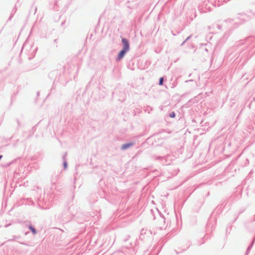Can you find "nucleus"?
I'll use <instances>...</instances> for the list:
<instances>
[{"mask_svg":"<svg viewBox=\"0 0 255 255\" xmlns=\"http://www.w3.org/2000/svg\"><path fill=\"white\" fill-rule=\"evenodd\" d=\"M122 42L123 43V50L128 51L129 49V45L128 41L125 39L123 38L122 39Z\"/></svg>","mask_w":255,"mask_h":255,"instance_id":"1","label":"nucleus"},{"mask_svg":"<svg viewBox=\"0 0 255 255\" xmlns=\"http://www.w3.org/2000/svg\"><path fill=\"white\" fill-rule=\"evenodd\" d=\"M127 51L125 50H122L119 54L118 59L121 60L125 55Z\"/></svg>","mask_w":255,"mask_h":255,"instance_id":"2","label":"nucleus"},{"mask_svg":"<svg viewBox=\"0 0 255 255\" xmlns=\"http://www.w3.org/2000/svg\"><path fill=\"white\" fill-rule=\"evenodd\" d=\"M132 145L131 143H129V144H124L122 146V148L123 149H126L127 148L129 147L130 146H131Z\"/></svg>","mask_w":255,"mask_h":255,"instance_id":"3","label":"nucleus"},{"mask_svg":"<svg viewBox=\"0 0 255 255\" xmlns=\"http://www.w3.org/2000/svg\"><path fill=\"white\" fill-rule=\"evenodd\" d=\"M29 229L31 230V231H32V232L34 234H35L36 233V230L33 228L31 226H30L29 227Z\"/></svg>","mask_w":255,"mask_h":255,"instance_id":"4","label":"nucleus"},{"mask_svg":"<svg viewBox=\"0 0 255 255\" xmlns=\"http://www.w3.org/2000/svg\"><path fill=\"white\" fill-rule=\"evenodd\" d=\"M163 81V78H160V79H159V84L160 85H162Z\"/></svg>","mask_w":255,"mask_h":255,"instance_id":"5","label":"nucleus"},{"mask_svg":"<svg viewBox=\"0 0 255 255\" xmlns=\"http://www.w3.org/2000/svg\"><path fill=\"white\" fill-rule=\"evenodd\" d=\"M175 116V114L174 112H172L169 114V117L170 118H174Z\"/></svg>","mask_w":255,"mask_h":255,"instance_id":"6","label":"nucleus"},{"mask_svg":"<svg viewBox=\"0 0 255 255\" xmlns=\"http://www.w3.org/2000/svg\"><path fill=\"white\" fill-rule=\"evenodd\" d=\"M2 155H0V159L1 158Z\"/></svg>","mask_w":255,"mask_h":255,"instance_id":"7","label":"nucleus"},{"mask_svg":"<svg viewBox=\"0 0 255 255\" xmlns=\"http://www.w3.org/2000/svg\"><path fill=\"white\" fill-rule=\"evenodd\" d=\"M64 166L66 167V163L64 164Z\"/></svg>","mask_w":255,"mask_h":255,"instance_id":"8","label":"nucleus"}]
</instances>
